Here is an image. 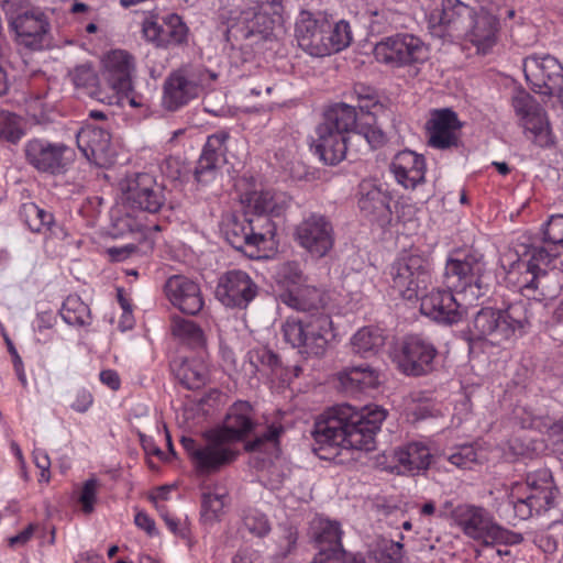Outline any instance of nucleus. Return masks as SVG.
<instances>
[{"mask_svg":"<svg viewBox=\"0 0 563 563\" xmlns=\"http://www.w3.org/2000/svg\"><path fill=\"white\" fill-rule=\"evenodd\" d=\"M452 290L433 289L420 299V311L430 319L444 323L453 324L462 319L463 311L452 294Z\"/></svg>","mask_w":563,"mask_h":563,"instance_id":"7c9ffc66","label":"nucleus"},{"mask_svg":"<svg viewBox=\"0 0 563 563\" xmlns=\"http://www.w3.org/2000/svg\"><path fill=\"white\" fill-rule=\"evenodd\" d=\"M456 526L470 539L489 545L496 542L519 544L523 541L520 533L500 527L490 512L474 505H459L451 510Z\"/></svg>","mask_w":563,"mask_h":563,"instance_id":"1a4fd4ad","label":"nucleus"},{"mask_svg":"<svg viewBox=\"0 0 563 563\" xmlns=\"http://www.w3.org/2000/svg\"><path fill=\"white\" fill-rule=\"evenodd\" d=\"M385 335L382 329L365 327L358 330L351 339L352 350L362 357L376 355L385 344Z\"/></svg>","mask_w":563,"mask_h":563,"instance_id":"79ce46f5","label":"nucleus"},{"mask_svg":"<svg viewBox=\"0 0 563 563\" xmlns=\"http://www.w3.org/2000/svg\"><path fill=\"white\" fill-rule=\"evenodd\" d=\"M511 106L520 119L526 133L532 135V142L540 147L553 144L550 123L544 109L528 92L518 91L511 99Z\"/></svg>","mask_w":563,"mask_h":563,"instance_id":"a211bd4d","label":"nucleus"},{"mask_svg":"<svg viewBox=\"0 0 563 563\" xmlns=\"http://www.w3.org/2000/svg\"><path fill=\"white\" fill-rule=\"evenodd\" d=\"M26 163L41 174L51 176L64 175L70 168L75 152L62 142L34 137L24 144Z\"/></svg>","mask_w":563,"mask_h":563,"instance_id":"4468645a","label":"nucleus"},{"mask_svg":"<svg viewBox=\"0 0 563 563\" xmlns=\"http://www.w3.org/2000/svg\"><path fill=\"white\" fill-rule=\"evenodd\" d=\"M294 240L312 257L322 258L334 245L333 224L324 214L310 212L295 227Z\"/></svg>","mask_w":563,"mask_h":563,"instance_id":"2eb2a0df","label":"nucleus"},{"mask_svg":"<svg viewBox=\"0 0 563 563\" xmlns=\"http://www.w3.org/2000/svg\"><path fill=\"white\" fill-rule=\"evenodd\" d=\"M385 417L384 410L368 407L358 410L349 404H340L317 419L312 437L319 450H334L335 454L341 450L372 451Z\"/></svg>","mask_w":563,"mask_h":563,"instance_id":"f257e3e1","label":"nucleus"},{"mask_svg":"<svg viewBox=\"0 0 563 563\" xmlns=\"http://www.w3.org/2000/svg\"><path fill=\"white\" fill-rule=\"evenodd\" d=\"M438 350L420 334H407L395 342L393 362L396 368L409 377L429 375L434 369Z\"/></svg>","mask_w":563,"mask_h":563,"instance_id":"f8f14e48","label":"nucleus"},{"mask_svg":"<svg viewBox=\"0 0 563 563\" xmlns=\"http://www.w3.org/2000/svg\"><path fill=\"white\" fill-rule=\"evenodd\" d=\"M324 18L317 19L308 11H301L295 25L299 47L313 57L328 56L325 48Z\"/></svg>","mask_w":563,"mask_h":563,"instance_id":"c756f323","label":"nucleus"},{"mask_svg":"<svg viewBox=\"0 0 563 563\" xmlns=\"http://www.w3.org/2000/svg\"><path fill=\"white\" fill-rule=\"evenodd\" d=\"M200 91V78L190 66L172 71L163 85L162 104L167 111H177L196 99Z\"/></svg>","mask_w":563,"mask_h":563,"instance_id":"6ab92c4d","label":"nucleus"},{"mask_svg":"<svg viewBox=\"0 0 563 563\" xmlns=\"http://www.w3.org/2000/svg\"><path fill=\"white\" fill-rule=\"evenodd\" d=\"M115 92H117L115 97H110L108 99L107 102L109 104L114 103L112 99L117 98L118 102H121L122 104L128 103L132 108L145 109V110L147 109L146 99L142 95L136 93L134 91L133 84L131 85V88L129 90H126V91H115Z\"/></svg>","mask_w":563,"mask_h":563,"instance_id":"13d9d810","label":"nucleus"},{"mask_svg":"<svg viewBox=\"0 0 563 563\" xmlns=\"http://www.w3.org/2000/svg\"><path fill=\"white\" fill-rule=\"evenodd\" d=\"M172 333L183 344L192 350H203L206 347V336L202 329L192 320L184 318H173Z\"/></svg>","mask_w":563,"mask_h":563,"instance_id":"37998d69","label":"nucleus"},{"mask_svg":"<svg viewBox=\"0 0 563 563\" xmlns=\"http://www.w3.org/2000/svg\"><path fill=\"white\" fill-rule=\"evenodd\" d=\"M475 16V9L461 0H439L427 14L433 37L453 41L463 37Z\"/></svg>","mask_w":563,"mask_h":563,"instance_id":"9b49d317","label":"nucleus"},{"mask_svg":"<svg viewBox=\"0 0 563 563\" xmlns=\"http://www.w3.org/2000/svg\"><path fill=\"white\" fill-rule=\"evenodd\" d=\"M134 523L139 529L146 532L148 537L157 536L155 521L145 511H137L134 517Z\"/></svg>","mask_w":563,"mask_h":563,"instance_id":"69168bd1","label":"nucleus"},{"mask_svg":"<svg viewBox=\"0 0 563 563\" xmlns=\"http://www.w3.org/2000/svg\"><path fill=\"white\" fill-rule=\"evenodd\" d=\"M424 49L421 41L410 34H397L389 37V66L401 67L423 60Z\"/></svg>","mask_w":563,"mask_h":563,"instance_id":"a19ab883","label":"nucleus"},{"mask_svg":"<svg viewBox=\"0 0 563 563\" xmlns=\"http://www.w3.org/2000/svg\"><path fill=\"white\" fill-rule=\"evenodd\" d=\"M9 29L19 49L41 52L52 44V25L41 9H31L9 19Z\"/></svg>","mask_w":563,"mask_h":563,"instance_id":"ddd939ff","label":"nucleus"},{"mask_svg":"<svg viewBox=\"0 0 563 563\" xmlns=\"http://www.w3.org/2000/svg\"><path fill=\"white\" fill-rule=\"evenodd\" d=\"M256 426L253 406L249 401L238 400L229 407L222 426L213 430L235 445L252 434Z\"/></svg>","mask_w":563,"mask_h":563,"instance_id":"bb28decb","label":"nucleus"},{"mask_svg":"<svg viewBox=\"0 0 563 563\" xmlns=\"http://www.w3.org/2000/svg\"><path fill=\"white\" fill-rule=\"evenodd\" d=\"M338 563H387V549L386 547L380 548L379 556H377L376 551H371L367 561L364 558L357 556L349 560L345 554Z\"/></svg>","mask_w":563,"mask_h":563,"instance_id":"0e129e2a","label":"nucleus"},{"mask_svg":"<svg viewBox=\"0 0 563 563\" xmlns=\"http://www.w3.org/2000/svg\"><path fill=\"white\" fill-rule=\"evenodd\" d=\"M462 122L450 108L434 109L426 123L428 145L437 150H449L460 144Z\"/></svg>","mask_w":563,"mask_h":563,"instance_id":"a878e982","label":"nucleus"},{"mask_svg":"<svg viewBox=\"0 0 563 563\" xmlns=\"http://www.w3.org/2000/svg\"><path fill=\"white\" fill-rule=\"evenodd\" d=\"M276 283L282 291L279 300L288 307L297 311H306L312 307L316 301H308L305 294H310L308 289H303V275L298 262H286L278 266L276 271Z\"/></svg>","mask_w":563,"mask_h":563,"instance_id":"b1692460","label":"nucleus"},{"mask_svg":"<svg viewBox=\"0 0 563 563\" xmlns=\"http://www.w3.org/2000/svg\"><path fill=\"white\" fill-rule=\"evenodd\" d=\"M100 382L112 390H118L121 385L119 374L114 369H103L99 374Z\"/></svg>","mask_w":563,"mask_h":563,"instance_id":"774afa93","label":"nucleus"},{"mask_svg":"<svg viewBox=\"0 0 563 563\" xmlns=\"http://www.w3.org/2000/svg\"><path fill=\"white\" fill-rule=\"evenodd\" d=\"M525 77L539 95H563V66L551 55H531L523 59Z\"/></svg>","mask_w":563,"mask_h":563,"instance_id":"dca6fc26","label":"nucleus"},{"mask_svg":"<svg viewBox=\"0 0 563 563\" xmlns=\"http://www.w3.org/2000/svg\"><path fill=\"white\" fill-rule=\"evenodd\" d=\"M311 536L318 553L342 559L345 555L341 538V526L335 520L318 517L311 522Z\"/></svg>","mask_w":563,"mask_h":563,"instance_id":"72a5a7b5","label":"nucleus"},{"mask_svg":"<svg viewBox=\"0 0 563 563\" xmlns=\"http://www.w3.org/2000/svg\"><path fill=\"white\" fill-rule=\"evenodd\" d=\"M228 494L225 492H205L201 498V517L207 522H214L219 519L227 505Z\"/></svg>","mask_w":563,"mask_h":563,"instance_id":"8fccbe9b","label":"nucleus"},{"mask_svg":"<svg viewBox=\"0 0 563 563\" xmlns=\"http://www.w3.org/2000/svg\"><path fill=\"white\" fill-rule=\"evenodd\" d=\"M387 184L376 178L364 179L360 185L358 207L365 217L380 220L387 209Z\"/></svg>","mask_w":563,"mask_h":563,"instance_id":"ea45409f","label":"nucleus"},{"mask_svg":"<svg viewBox=\"0 0 563 563\" xmlns=\"http://www.w3.org/2000/svg\"><path fill=\"white\" fill-rule=\"evenodd\" d=\"M123 195L129 208L151 214L159 212L166 202L163 185L147 173H137L129 177Z\"/></svg>","mask_w":563,"mask_h":563,"instance_id":"f3484780","label":"nucleus"},{"mask_svg":"<svg viewBox=\"0 0 563 563\" xmlns=\"http://www.w3.org/2000/svg\"><path fill=\"white\" fill-rule=\"evenodd\" d=\"M487 268L484 257L475 253L451 256L446 260L443 284L470 302L478 300L488 291Z\"/></svg>","mask_w":563,"mask_h":563,"instance_id":"0eeeda50","label":"nucleus"},{"mask_svg":"<svg viewBox=\"0 0 563 563\" xmlns=\"http://www.w3.org/2000/svg\"><path fill=\"white\" fill-rule=\"evenodd\" d=\"M143 34L148 42L157 47H170L186 43L188 27L176 13H168L162 18L150 16L144 20Z\"/></svg>","mask_w":563,"mask_h":563,"instance_id":"393cba45","label":"nucleus"},{"mask_svg":"<svg viewBox=\"0 0 563 563\" xmlns=\"http://www.w3.org/2000/svg\"><path fill=\"white\" fill-rule=\"evenodd\" d=\"M230 133L217 131L208 136L195 168V178L201 185H209L218 177L221 167L227 163V142Z\"/></svg>","mask_w":563,"mask_h":563,"instance_id":"5701e85b","label":"nucleus"},{"mask_svg":"<svg viewBox=\"0 0 563 563\" xmlns=\"http://www.w3.org/2000/svg\"><path fill=\"white\" fill-rule=\"evenodd\" d=\"M93 397L86 388H80L76 391L75 400L70 405L71 409L76 412L84 413L92 406Z\"/></svg>","mask_w":563,"mask_h":563,"instance_id":"e2e57ef3","label":"nucleus"},{"mask_svg":"<svg viewBox=\"0 0 563 563\" xmlns=\"http://www.w3.org/2000/svg\"><path fill=\"white\" fill-rule=\"evenodd\" d=\"M449 461L459 468H472L477 462V452L472 445H462L449 456Z\"/></svg>","mask_w":563,"mask_h":563,"instance_id":"4d7b16f0","label":"nucleus"},{"mask_svg":"<svg viewBox=\"0 0 563 563\" xmlns=\"http://www.w3.org/2000/svg\"><path fill=\"white\" fill-rule=\"evenodd\" d=\"M325 26V48H328V55L338 53L347 47L352 42V32L350 24L341 20L332 25L327 19L323 20Z\"/></svg>","mask_w":563,"mask_h":563,"instance_id":"de8ad7c7","label":"nucleus"},{"mask_svg":"<svg viewBox=\"0 0 563 563\" xmlns=\"http://www.w3.org/2000/svg\"><path fill=\"white\" fill-rule=\"evenodd\" d=\"M222 232L233 249L255 257L261 247L274 240L276 224L263 216L254 218L244 210L243 214L228 217L223 222Z\"/></svg>","mask_w":563,"mask_h":563,"instance_id":"6e6552de","label":"nucleus"},{"mask_svg":"<svg viewBox=\"0 0 563 563\" xmlns=\"http://www.w3.org/2000/svg\"><path fill=\"white\" fill-rule=\"evenodd\" d=\"M98 485V481L92 477L87 479L81 487L78 501L80 503L81 509L85 514H91L95 509Z\"/></svg>","mask_w":563,"mask_h":563,"instance_id":"6e6d98bb","label":"nucleus"},{"mask_svg":"<svg viewBox=\"0 0 563 563\" xmlns=\"http://www.w3.org/2000/svg\"><path fill=\"white\" fill-rule=\"evenodd\" d=\"M135 71V58L124 49H112L102 58L101 75L113 91L129 90Z\"/></svg>","mask_w":563,"mask_h":563,"instance_id":"cd10ccee","label":"nucleus"},{"mask_svg":"<svg viewBox=\"0 0 563 563\" xmlns=\"http://www.w3.org/2000/svg\"><path fill=\"white\" fill-rule=\"evenodd\" d=\"M71 77H73V82L77 87H90V86H93L97 80L93 69L88 65L77 66L74 69Z\"/></svg>","mask_w":563,"mask_h":563,"instance_id":"bf43d9fd","label":"nucleus"},{"mask_svg":"<svg viewBox=\"0 0 563 563\" xmlns=\"http://www.w3.org/2000/svg\"><path fill=\"white\" fill-rule=\"evenodd\" d=\"M338 389L346 395L376 389L379 384V375L368 365L349 366L336 374Z\"/></svg>","mask_w":563,"mask_h":563,"instance_id":"4c0bfd02","label":"nucleus"},{"mask_svg":"<svg viewBox=\"0 0 563 563\" xmlns=\"http://www.w3.org/2000/svg\"><path fill=\"white\" fill-rule=\"evenodd\" d=\"M165 292L173 306L187 314H196L203 307L200 287L194 280L174 275L165 284Z\"/></svg>","mask_w":563,"mask_h":563,"instance_id":"473e14b6","label":"nucleus"},{"mask_svg":"<svg viewBox=\"0 0 563 563\" xmlns=\"http://www.w3.org/2000/svg\"><path fill=\"white\" fill-rule=\"evenodd\" d=\"M391 170L398 184L407 189H413L424 180V158L412 151H401L395 155Z\"/></svg>","mask_w":563,"mask_h":563,"instance_id":"58836bf2","label":"nucleus"},{"mask_svg":"<svg viewBox=\"0 0 563 563\" xmlns=\"http://www.w3.org/2000/svg\"><path fill=\"white\" fill-rule=\"evenodd\" d=\"M393 295L404 300L418 299L419 290L426 288L430 276L418 257L397 261L391 268Z\"/></svg>","mask_w":563,"mask_h":563,"instance_id":"4be33fe9","label":"nucleus"},{"mask_svg":"<svg viewBox=\"0 0 563 563\" xmlns=\"http://www.w3.org/2000/svg\"><path fill=\"white\" fill-rule=\"evenodd\" d=\"M241 201L251 216L254 218L263 216L268 221H273L272 217L280 216L288 207V200L284 194L271 190L246 192Z\"/></svg>","mask_w":563,"mask_h":563,"instance_id":"c9c22d12","label":"nucleus"},{"mask_svg":"<svg viewBox=\"0 0 563 563\" xmlns=\"http://www.w3.org/2000/svg\"><path fill=\"white\" fill-rule=\"evenodd\" d=\"M284 431L285 429L282 423L273 422L266 427L265 431L256 434L253 440L247 441L244 449L247 452H277L279 439Z\"/></svg>","mask_w":563,"mask_h":563,"instance_id":"49530a36","label":"nucleus"},{"mask_svg":"<svg viewBox=\"0 0 563 563\" xmlns=\"http://www.w3.org/2000/svg\"><path fill=\"white\" fill-rule=\"evenodd\" d=\"M243 525L252 534L262 538L271 531L267 517L256 510H250L243 518Z\"/></svg>","mask_w":563,"mask_h":563,"instance_id":"5fc2aeb1","label":"nucleus"},{"mask_svg":"<svg viewBox=\"0 0 563 563\" xmlns=\"http://www.w3.org/2000/svg\"><path fill=\"white\" fill-rule=\"evenodd\" d=\"M529 307L530 303L521 299L504 309L482 308L468 323L467 341H486L492 345H501L526 334L531 327Z\"/></svg>","mask_w":563,"mask_h":563,"instance_id":"7ed1b4c3","label":"nucleus"},{"mask_svg":"<svg viewBox=\"0 0 563 563\" xmlns=\"http://www.w3.org/2000/svg\"><path fill=\"white\" fill-rule=\"evenodd\" d=\"M33 460L36 467L41 471L38 482L47 483L51 478V460L48 454L44 450H35L33 453Z\"/></svg>","mask_w":563,"mask_h":563,"instance_id":"680f3d73","label":"nucleus"},{"mask_svg":"<svg viewBox=\"0 0 563 563\" xmlns=\"http://www.w3.org/2000/svg\"><path fill=\"white\" fill-rule=\"evenodd\" d=\"M76 141L78 148L91 164L106 168L114 163L115 151L106 126L87 122L77 132Z\"/></svg>","mask_w":563,"mask_h":563,"instance_id":"412c9836","label":"nucleus"},{"mask_svg":"<svg viewBox=\"0 0 563 563\" xmlns=\"http://www.w3.org/2000/svg\"><path fill=\"white\" fill-rule=\"evenodd\" d=\"M257 291V285L246 272L231 269L218 278L214 296L225 307L245 309Z\"/></svg>","mask_w":563,"mask_h":563,"instance_id":"aec40b11","label":"nucleus"},{"mask_svg":"<svg viewBox=\"0 0 563 563\" xmlns=\"http://www.w3.org/2000/svg\"><path fill=\"white\" fill-rule=\"evenodd\" d=\"M346 98L356 101V106L346 102L331 106L324 112L321 124L347 136L353 132L363 137L372 150L382 147L386 135L376 126V118L385 113L383 97L375 88L358 82L346 93Z\"/></svg>","mask_w":563,"mask_h":563,"instance_id":"f03ea898","label":"nucleus"},{"mask_svg":"<svg viewBox=\"0 0 563 563\" xmlns=\"http://www.w3.org/2000/svg\"><path fill=\"white\" fill-rule=\"evenodd\" d=\"M556 247L531 246L528 250L530 258L526 271L519 279L520 292L528 299L542 300L545 297V278L551 275L559 283H563V261Z\"/></svg>","mask_w":563,"mask_h":563,"instance_id":"9d476101","label":"nucleus"},{"mask_svg":"<svg viewBox=\"0 0 563 563\" xmlns=\"http://www.w3.org/2000/svg\"><path fill=\"white\" fill-rule=\"evenodd\" d=\"M20 218L35 233L49 230L54 224V216L48 210L38 207L34 202H25L20 207Z\"/></svg>","mask_w":563,"mask_h":563,"instance_id":"a18cd8bd","label":"nucleus"},{"mask_svg":"<svg viewBox=\"0 0 563 563\" xmlns=\"http://www.w3.org/2000/svg\"><path fill=\"white\" fill-rule=\"evenodd\" d=\"M195 473L207 477L220 473L239 456V450L217 431H206L201 440L183 437L180 440Z\"/></svg>","mask_w":563,"mask_h":563,"instance_id":"423d86ee","label":"nucleus"},{"mask_svg":"<svg viewBox=\"0 0 563 563\" xmlns=\"http://www.w3.org/2000/svg\"><path fill=\"white\" fill-rule=\"evenodd\" d=\"M56 322V316L52 311H42L36 314L33 323L35 331L42 333L45 330H51Z\"/></svg>","mask_w":563,"mask_h":563,"instance_id":"338daca9","label":"nucleus"},{"mask_svg":"<svg viewBox=\"0 0 563 563\" xmlns=\"http://www.w3.org/2000/svg\"><path fill=\"white\" fill-rule=\"evenodd\" d=\"M301 312V317H290L283 324L284 340L303 358L320 357L327 351L332 320L317 303Z\"/></svg>","mask_w":563,"mask_h":563,"instance_id":"20e7f679","label":"nucleus"},{"mask_svg":"<svg viewBox=\"0 0 563 563\" xmlns=\"http://www.w3.org/2000/svg\"><path fill=\"white\" fill-rule=\"evenodd\" d=\"M542 241L548 245L563 249V216H551L542 227Z\"/></svg>","mask_w":563,"mask_h":563,"instance_id":"864d4df0","label":"nucleus"},{"mask_svg":"<svg viewBox=\"0 0 563 563\" xmlns=\"http://www.w3.org/2000/svg\"><path fill=\"white\" fill-rule=\"evenodd\" d=\"M498 26L497 16L482 9L475 11L473 22L463 37L476 47L477 53L486 54L496 43Z\"/></svg>","mask_w":563,"mask_h":563,"instance_id":"e433bc0d","label":"nucleus"},{"mask_svg":"<svg viewBox=\"0 0 563 563\" xmlns=\"http://www.w3.org/2000/svg\"><path fill=\"white\" fill-rule=\"evenodd\" d=\"M251 363L256 365L261 364L268 368H274L278 364V356L267 349L254 350L250 353Z\"/></svg>","mask_w":563,"mask_h":563,"instance_id":"052dcab7","label":"nucleus"},{"mask_svg":"<svg viewBox=\"0 0 563 563\" xmlns=\"http://www.w3.org/2000/svg\"><path fill=\"white\" fill-rule=\"evenodd\" d=\"M284 10H269L265 7H253L242 10L238 18V26L244 38L260 36L269 40L274 31L282 26Z\"/></svg>","mask_w":563,"mask_h":563,"instance_id":"c85d7f7f","label":"nucleus"},{"mask_svg":"<svg viewBox=\"0 0 563 563\" xmlns=\"http://www.w3.org/2000/svg\"><path fill=\"white\" fill-rule=\"evenodd\" d=\"M393 461L394 465L389 466V473L417 476L430 467L433 455L426 444L410 442L395 450Z\"/></svg>","mask_w":563,"mask_h":563,"instance_id":"2f4dec72","label":"nucleus"},{"mask_svg":"<svg viewBox=\"0 0 563 563\" xmlns=\"http://www.w3.org/2000/svg\"><path fill=\"white\" fill-rule=\"evenodd\" d=\"M59 314L69 325L90 323V309L77 295H69L63 302Z\"/></svg>","mask_w":563,"mask_h":563,"instance_id":"09e8293b","label":"nucleus"},{"mask_svg":"<svg viewBox=\"0 0 563 563\" xmlns=\"http://www.w3.org/2000/svg\"><path fill=\"white\" fill-rule=\"evenodd\" d=\"M313 141L314 153L327 165H336L345 158L349 136L319 124Z\"/></svg>","mask_w":563,"mask_h":563,"instance_id":"f704fd0d","label":"nucleus"},{"mask_svg":"<svg viewBox=\"0 0 563 563\" xmlns=\"http://www.w3.org/2000/svg\"><path fill=\"white\" fill-rule=\"evenodd\" d=\"M547 477V473H544ZM555 489L551 482L543 478L540 483L528 476L525 484L512 485L507 499L499 507V516L507 523L516 526L518 521L541 515L554 506Z\"/></svg>","mask_w":563,"mask_h":563,"instance_id":"39448f33","label":"nucleus"},{"mask_svg":"<svg viewBox=\"0 0 563 563\" xmlns=\"http://www.w3.org/2000/svg\"><path fill=\"white\" fill-rule=\"evenodd\" d=\"M23 135L20 118L9 111H0V139L15 144Z\"/></svg>","mask_w":563,"mask_h":563,"instance_id":"603ef678","label":"nucleus"},{"mask_svg":"<svg viewBox=\"0 0 563 563\" xmlns=\"http://www.w3.org/2000/svg\"><path fill=\"white\" fill-rule=\"evenodd\" d=\"M177 377L180 384L187 389H199L203 387L209 377L208 366L200 357L199 360H186L177 371Z\"/></svg>","mask_w":563,"mask_h":563,"instance_id":"c03bdc74","label":"nucleus"},{"mask_svg":"<svg viewBox=\"0 0 563 563\" xmlns=\"http://www.w3.org/2000/svg\"><path fill=\"white\" fill-rule=\"evenodd\" d=\"M529 427L544 432L552 441V444L558 446L563 453V418L558 421H551L549 417H534L531 419Z\"/></svg>","mask_w":563,"mask_h":563,"instance_id":"3c124183","label":"nucleus"}]
</instances>
